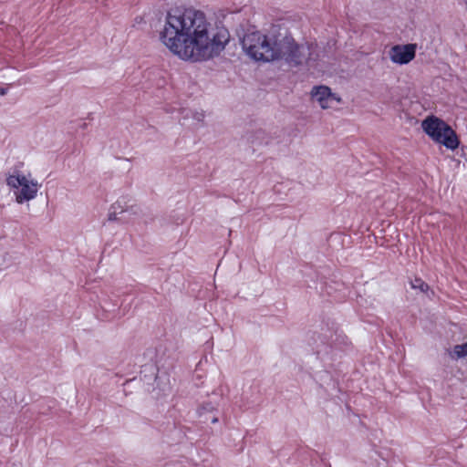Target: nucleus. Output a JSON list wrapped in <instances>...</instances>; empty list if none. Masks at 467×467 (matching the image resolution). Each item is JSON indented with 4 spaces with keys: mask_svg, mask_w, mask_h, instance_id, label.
Instances as JSON below:
<instances>
[{
    "mask_svg": "<svg viewBox=\"0 0 467 467\" xmlns=\"http://www.w3.org/2000/svg\"><path fill=\"white\" fill-rule=\"evenodd\" d=\"M230 38L225 28H214L203 12L194 8H171L160 32L161 42L185 61L200 62L218 56Z\"/></svg>",
    "mask_w": 467,
    "mask_h": 467,
    "instance_id": "f257e3e1",
    "label": "nucleus"
},
{
    "mask_svg": "<svg viewBox=\"0 0 467 467\" xmlns=\"http://www.w3.org/2000/svg\"><path fill=\"white\" fill-rule=\"evenodd\" d=\"M276 61H284L291 67L306 65L315 67L323 51L317 43H297L290 35L279 33Z\"/></svg>",
    "mask_w": 467,
    "mask_h": 467,
    "instance_id": "f03ea898",
    "label": "nucleus"
},
{
    "mask_svg": "<svg viewBox=\"0 0 467 467\" xmlns=\"http://www.w3.org/2000/svg\"><path fill=\"white\" fill-rule=\"evenodd\" d=\"M279 33L271 32L267 35L259 31L244 35L242 47L244 52L254 60L262 62L276 61L277 42Z\"/></svg>",
    "mask_w": 467,
    "mask_h": 467,
    "instance_id": "7ed1b4c3",
    "label": "nucleus"
},
{
    "mask_svg": "<svg viewBox=\"0 0 467 467\" xmlns=\"http://www.w3.org/2000/svg\"><path fill=\"white\" fill-rule=\"evenodd\" d=\"M423 131L435 142L454 150L460 141L456 132L444 120L435 116H429L421 122Z\"/></svg>",
    "mask_w": 467,
    "mask_h": 467,
    "instance_id": "20e7f679",
    "label": "nucleus"
},
{
    "mask_svg": "<svg viewBox=\"0 0 467 467\" xmlns=\"http://www.w3.org/2000/svg\"><path fill=\"white\" fill-rule=\"evenodd\" d=\"M6 184L14 191L16 202L19 204L35 199L40 188L37 181L29 179L14 168L6 175Z\"/></svg>",
    "mask_w": 467,
    "mask_h": 467,
    "instance_id": "39448f33",
    "label": "nucleus"
},
{
    "mask_svg": "<svg viewBox=\"0 0 467 467\" xmlns=\"http://www.w3.org/2000/svg\"><path fill=\"white\" fill-rule=\"evenodd\" d=\"M416 54V45H396L392 47L389 52L390 60L399 65H406L410 63Z\"/></svg>",
    "mask_w": 467,
    "mask_h": 467,
    "instance_id": "423d86ee",
    "label": "nucleus"
},
{
    "mask_svg": "<svg viewBox=\"0 0 467 467\" xmlns=\"http://www.w3.org/2000/svg\"><path fill=\"white\" fill-rule=\"evenodd\" d=\"M311 96L314 100L318 102L322 109L332 108L335 103L340 102V99L333 94L330 88L326 86L314 87Z\"/></svg>",
    "mask_w": 467,
    "mask_h": 467,
    "instance_id": "0eeeda50",
    "label": "nucleus"
},
{
    "mask_svg": "<svg viewBox=\"0 0 467 467\" xmlns=\"http://www.w3.org/2000/svg\"><path fill=\"white\" fill-rule=\"evenodd\" d=\"M125 201L124 200H118L116 202H114L109 211L108 219L109 221H119V214L123 213L126 212V206H125Z\"/></svg>",
    "mask_w": 467,
    "mask_h": 467,
    "instance_id": "6e6552de",
    "label": "nucleus"
},
{
    "mask_svg": "<svg viewBox=\"0 0 467 467\" xmlns=\"http://www.w3.org/2000/svg\"><path fill=\"white\" fill-rule=\"evenodd\" d=\"M410 285L412 289L419 290L420 293H427L430 289L429 285L420 277L410 280Z\"/></svg>",
    "mask_w": 467,
    "mask_h": 467,
    "instance_id": "1a4fd4ad",
    "label": "nucleus"
},
{
    "mask_svg": "<svg viewBox=\"0 0 467 467\" xmlns=\"http://www.w3.org/2000/svg\"><path fill=\"white\" fill-rule=\"evenodd\" d=\"M453 355L456 358L467 357V342L462 345H456L453 348Z\"/></svg>",
    "mask_w": 467,
    "mask_h": 467,
    "instance_id": "9d476101",
    "label": "nucleus"
},
{
    "mask_svg": "<svg viewBox=\"0 0 467 467\" xmlns=\"http://www.w3.org/2000/svg\"><path fill=\"white\" fill-rule=\"evenodd\" d=\"M265 136V132L263 130H259L256 132V139H260Z\"/></svg>",
    "mask_w": 467,
    "mask_h": 467,
    "instance_id": "9b49d317",
    "label": "nucleus"
},
{
    "mask_svg": "<svg viewBox=\"0 0 467 467\" xmlns=\"http://www.w3.org/2000/svg\"><path fill=\"white\" fill-rule=\"evenodd\" d=\"M6 94V89L5 88H2L0 87V95H5Z\"/></svg>",
    "mask_w": 467,
    "mask_h": 467,
    "instance_id": "f8f14e48",
    "label": "nucleus"
},
{
    "mask_svg": "<svg viewBox=\"0 0 467 467\" xmlns=\"http://www.w3.org/2000/svg\"><path fill=\"white\" fill-rule=\"evenodd\" d=\"M211 422L212 423H216L218 422V418L217 417H213L212 420H211Z\"/></svg>",
    "mask_w": 467,
    "mask_h": 467,
    "instance_id": "ddd939ff",
    "label": "nucleus"
}]
</instances>
